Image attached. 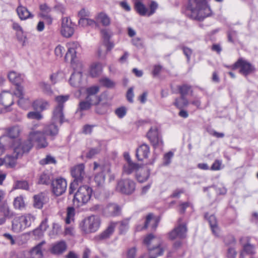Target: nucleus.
Masks as SVG:
<instances>
[{"instance_id": "obj_35", "label": "nucleus", "mask_w": 258, "mask_h": 258, "mask_svg": "<svg viewBox=\"0 0 258 258\" xmlns=\"http://www.w3.org/2000/svg\"><path fill=\"white\" fill-rule=\"evenodd\" d=\"M102 70L101 64L99 62H95L91 66L90 75L93 77H96L101 74Z\"/></svg>"}, {"instance_id": "obj_57", "label": "nucleus", "mask_w": 258, "mask_h": 258, "mask_svg": "<svg viewBox=\"0 0 258 258\" xmlns=\"http://www.w3.org/2000/svg\"><path fill=\"white\" fill-rule=\"evenodd\" d=\"M132 44L138 48H142L143 47V43L141 38L139 37H135L132 40Z\"/></svg>"}, {"instance_id": "obj_5", "label": "nucleus", "mask_w": 258, "mask_h": 258, "mask_svg": "<svg viewBox=\"0 0 258 258\" xmlns=\"http://www.w3.org/2000/svg\"><path fill=\"white\" fill-rule=\"evenodd\" d=\"M35 219V216L31 214L15 217L12 221V230L16 233L22 232L30 227Z\"/></svg>"}, {"instance_id": "obj_58", "label": "nucleus", "mask_w": 258, "mask_h": 258, "mask_svg": "<svg viewBox=\"0 0 258 258\" xmlns=\"http://www.w3.org/2000/svg\"><path fill=\"white\" fill-rule=\"evenodd\" d=\"M64 51L65 50L64 47L60 45H58L55 47L54 52L57 57H61L62 56Z\"/></svg>"}, {"instance_id": "obj_7", "label": "nucleus", "mask_w": 258, "mask_h": 258, "mask_svg": "<svg viewBox=\"0 0 258 258\" xmlns=\"http://www.w3.org/2000/svg\"><path fill=\"white\" fill-rule=\"evenodd\" d=\"M92 194V189L88 185L79 187L74 195V204L77 207L82 206L87 203Z\"/></svg>"}, {"instance_id": "obj_39", "label": "nucleus", "mask_w": 258, "mask_h": 258, "mask_svg": "<svg viewBox=\"0 0 258 258\" xmlns=\"http://www.w3.org/2000/svg\"><path fill=\"white\" fill-rule=\"evenodd\" d=\"M92 105L87 100H82L79 102L77 112H82L90 109Z\"/></svg>"}, {"instance_id": "obj_25", "label": "nucleus", "mask_w": 258, "mask_h": 258, "mask_svg": "<svg viewBox=\"0 0 258 258\" xmlns=\"http://www.w3.org/2000/svg\"><path fill=\"white\" fill-rule=\"evenodd\" d=\"M63 109V108L60 106H57L54 108L53 112V119L55 121H58L60 124H62L66 121Z\"/></svg>"}, {"instance_id": "obj_60", "label": "nucleus", "mask_w": 258, "mask_h": 258, "mask_svg": "<svg viewBox=\"0 0 258 258\" xmlns=\"http://www.w3.org/2000/svg\"><path fill=\"white\" fill-rule=\"evenodd\" d=\"M89 15H90L89 11L85 8L82 9L78 12V16L80 17V19L86 18V17H89Z\"/></svg>"}, {"instance_id": "obj_3", "label": "nucleus", "mask_w": 258, "mask_h": 258, "mask_svg": "<svg viewBox=\"0 0 258 258\" xmlns=\"http://www.w3.org/2000/svg\"><path fill=\"white\" fill-rule=\"evenodd\" d=\"M187 10L190 12L191 18L200 21L211 15V10L206 0H189Z\"/></svg>"}, {"instance_id": "obj_16", "label": "nucleus", "mask_w": 258, "mask_h": 258, "mask_svg": "<svg viewBox=\"0 0 258 258\" xmlns=\"http://www.w3.org/2000/svg\"><path fill=\"white\" fill-rule=\"evenodd\" d=\"M147 137L154 146L163 145V141L158 130H149Z\"/></svg>"}, {"instance_id": "obj_6", "label": "nucleus", "mask_w": 258, "mask_h": 258, "mask_svg": "<svg viewBox=\"0 0 258 258\" xmlns=\"http://www.w3.org/2000/svg\"><path fill=\"white\" fill-rule=\"evenodd\" d=\"M85 166L83 164H80L74 166L71 169V175L74 178L69 188V193L72 194L77 188V186L82 183L86 177L84 170Z\"/></svg>"}, {"instance_id": "obj_59", "label": "nucleus", "mask_w": 258, "mask_h": 258, "mask_svg": "<svg viewBox=\"0 0 258 258\" xmlns=\"http://www.w3.org/2000/svg\"><path fill=\"white\" fill-rule=\"evenodd\" d=\"M157 7L158 4L155 2L152 1L149 6L150 11L148 13V16H150L153 15L155 12Z\"/></svg>"}, {"instance_id": "obj_17", "label": "nucleus", "mask_w": 258, "mask_h": 258, "mask_svg": "<svg viewBox=\"0 0 258 258\" xmlns=\"http://www.w3.org/2000/svg\"><path fill=\"white\" fill-rule=\"evenodd\" d=\"M186 231V226L180 224L169 233V237L171 240L176 238H183L185 236Z\"/></svg>"}, {"instance_id": "obj_9", "label": "nucleus", "mask_w": 258, "mask_h": 258, "mask_svg": "<svg viewBox=\"0 0 258 258\" xmlns=\"http://www.w3.org/2000/svg\"><path fill=\"white\" fill-rule=\"evenodd\" d=\"M129 219H125L118 223H112L107 229L100 235L101 239L108 238L113 233L116 224H119V230L121 233L125 232L128 228Z\"/></svg>"}, {"instance_id": "obj_15", "label": "nucleus", "mask_w": 258, "mask_h": 258, "mask_svg": "<svg viewBox=\"0 0 258 258\" xmlns=\"http://www.w3.org/2000/svg\"><path fill=\"white\" fill-rule=\"evenodd\" d=\"M232 69L240 68L239 72L245 76L251 73L254 70L253 67L248 61L239 58L232 67Z\"/></svg>"}, {"instance_id": "obj_49", "label": "nucleus", "mask_w": 258, "mask_h": 258, "mask_svg": "<svg viewBox=\"0 0 258 258\" xmlns=\"http://www.w3.org/2000/svg\"><path fill=\"white\" fill-rule=\"evenodd\" d=\"M39 16L44 21L45 23L48 25H51L53 21V19L50 14H39Z\"/></svg>"}, {"instance_id": "obj_62", "label": "nucleus", "mask_w": 258, "mask_h": 258, "mask_svg": "<svg viewBox=\"0 0 258 258\" xmlns=\"http://www.w3.org/2000/svg\"><path fill=\"white\" fill-rule=\"evenodd\" d=\"M182 50L184 54L186 56L187 58V61H189L190 60L191 54L192 53L191 49L186 47H183Z\"/></svg>"}, {"instance_id": "obj_28", "label": "nucleus", "mask_w": 258, "mask_h": 258, "mask_svg": "<svg viewBox=\"0 0 258 258\" xmlns=\"http://www.w3.org/2000/svg\"><path fill=\"white\" fill-rule=\"evenodd\" d=\"M106 98L105 94H102L100 96L97 95H87L85 100L92 105L96 106L99 103L101 102L103 99Z\"/></svg>"}, {"instance_id": "obj_11", "label": "nucleus", "mask_w": 258, "mask_h": 258, "mask_svg": "<svg viewBox=\"0 0 258 258\" xmlns=\"http://www.w3.org/2000/svg\"><path fill=\"white\" fill-rule=\"evenodd\" d=\"M94 170L98 168L100 170V172L95 174L94 180L98 186H101L104 183L105 175L110 174L111 172L110 166L107 164L100 166L96 162L94 163Z\"/></svg>"}, {"instance_id": "obj_45", "label": "nucleus", "mask_w": 258, "mask_h": 258, "mask_svg": "<svg viewBox=\"0 0 258 258\" xmlns=\"http://www.w3.org/2000/svg\"><path fill=\"white\" fill-rule=\"evenodd\" d=\"M100 83L107 88H112L114 86V83L108 78L101 79Z\"/></svg>"}, {"instance_id": "obj_43", "label": "nucleus", "mask_w": 258, "mask_h": 258, "mask_svg": "<svg viewBox=\"0 0 258 258\" xmlns=\"http://www.w3.org/2000/svg\"><path fill=\"white\" fill-rule=\"evenodd\" d=\"M99 147L97 148H93L91 149L86 154V157L89 158H92L94 155L99 153L101 149L102 143L99 142H98Z\"/></svg>"}, {"instance_id": "obj_1", "label": "nucleus", "mask_w": 258, "mask_h": 258, "mask_svg": "<svg viewBox=\"0 0 258 258\" xmlns=\"http://www.w3.org/2000/svg\"><path fill=\"white\" fill-rule=\"evenodd\" d=\"M45 133L39 131L31 132L28 140L19 143V144L14 147L12 155H7L3 158L5 165L7 167H14L17 159L21 157L24 153L29 152L34 144H36L38 148H44L47 146L45 134L49 133L51 135L54 136L58 133V130H45Z\"/></svg>"}, {"instance_id": "obj_54", "label": "nucleus", "mask_w": 258, "mask_h": 258, "mask_svg": "<svg viewBox=\"0 0 258 258\" xmlns=\"http://www.w3.org/2000/svg\"><path fill=\"white\" fill-rule=\"evenodd\" d=\"M243 249L247 254H252L254 253V246L249 243L243 245Z\"/></svg>"}, {"instance_id": "obj_14", "label": "nucleus", "mask_w": 258, "mask_h": 258, "mask_svg": "<svg viewBox=\"0 0 258 258\" xmlns=\"http://www.w3.org/2000/svg\"><path fill=\"white\" fill-rule=\"evenodd\" d=\"M51 186L53 193L56 196H59L66 191L67 182L65 179L59 178L52 181Z\"/></svg>"}, {"instance_id": "obj_47", "label": "nucleus", "mask_w": 258, "mask_h": 258, "mask_svg": "<svg viewBox=\"0 0 258 258\" xmlns=\"http://www.w3.org/2000/svg\"><path fill=\"white\" fill-rule=\"evenodd\" d=\"M173 153L171 151H169L164 154L163 164L164 166L168 165L171 163V159L173 157Z\"/></svg>"}, {"instance_id": "obj_53", "label": "nucleus", "mask_w": 258, "mask_h": 258, "mask_svg": "<svg viewBox=\"0 0 258 258\" xmlns=\"http://www.w3.org/2000/svg\"><path fill=\"white\" fill-rule=\"evenodd\" d=\"M39 8L40 10L39 14H48L51 11V8L46 4L40 5Z\"/></svg>"}, {"instance_id": "obj_30", "label": "nucleus", "mask_w": 258, "mask_h": 258, "mask_svg": "<svg viewBox=\"0 0 258 258\" xmlns=\"http://www.w3.org/2000/svg\"><path fill=\"white\" fill-rule=\"evenodd\" d=\"M109 106V103L107 100V98L103 99L101 102L99 103L96 106V112L99 114H104L107 112Z\"/></svg>"}, {"instance_id": "obj_32", "label": "nucleus", "mask_w": 258, "mask_h": 258, "mask_svg": "<svg viewBox=\"0 0 258 258\" xmlns=\"http://www.w3.org/2000/svg\"><path fill=\"white\" fill-rule=\"evenodd\" d=\"M51 176L50 172L45 171L40 175L38 183L42 184H49L51 182Z\"/></svg>"}, {"instance_id": "obj_22", "label": "nucleus", "mask_w": 258, "mask_h": 258, "mask_svg": "<svg viewBox=\"0 0 258 258\" xmlns=\"http://www.w3.org/2000/svg\"><path fill=\"white\" fill-rule=\"evenodd\" d=\"M17 14L21 20H25L28 18H32L33 16L28 10V9L23 6L20 3L16 9Z\"/></svg>"}, {"instance_id": "obj_10", "label": "nucleus", "mask_w": 258, "mask_h": 258, "mask_svg": "<svg viewBox=\"0 0 258 258\" xmlns=\"http://www.w3.org/2000/svg\"><path fill=\"white\" fill-rule=\"evenodd\" d=\"M100 226V219L98 217L91 216L86 219L81 226L82 230L86 233L96 231Z\"/></svg>"}, {"instance_id": "obj_44", "label": "nucleus", "mask_w": 258, "mask_h": 258, "mask_svg": "<svg viewBox=\"0 0 258 258\" xmlns=\"http://www.w3.org/2000/svg\"><path fill=\"white\" fill-rule=\"evenodd\" d=\"M27 117L29 119H36L37 120H39L43 118L42 115L38 111L29 112L27 114Z\"/></svg>"}, {"instance_id": "obj_48", "label": "nucleus", "mask_w": 258, "mask_h": 258, "mask_svg": "<svg viewBox=\"0 0 258 258\" xmlns=\"http://www.w3.org/2000/svg\"><path fill=\"white\" fill-rule=\"evenodd\" d=\"M68 95H60L55 97V100L58 103L57 106H60L63 108V103L69 99Z\"/></svg>"}, {"instance_id": "obj_63", "label": "nucleus", "mask_w": 258, "mask_h": 258, "mask_svg": "<svg viewBox=\"0 0 258 258\" xmlns=\"http://www.w3.org/2000/svg\"><path fill=\"white\" fill-rule=\"evenodd\" d=\"M149 124V122L145 120H139L136 122L138 127H148L147 125Z\"/></svg>"}, {"instance_id": "obj_21", "label": "nucleus", "mask_w": 258, "mask_h": 258, "mask_svg": "<svg viewBox=\"0 0 258 258\" xmlns=\"http://www.w3.org/2000/svg\"><path fill=\"white\" fill-rule=\"evenodd\" d=\"M141 166L138 164L133 162H126L123 167V173L126 174H131L135 172H138Z\"/></svg>"}, {"instance_id": "obj_52", "label": "nucleus", "mask_w": 258, "mask_h": 258, "mask_svg": "<svg viewBox=\"0 0 258 258\" xmlns=\"http://www.w3.org/2000/svg\"><path fill=\"white\" fill-rule=\"evenodd\" d=\"M115 113L119 118H123L126 115V109L125 107L121 106L117 108L115 111Z\"/></svg>"}, {"instance_id": "obj_51", "label": "nucleus", "mask_w": 258, "mask_h": 258, "mask_svg": "<svg viewBox=\"0 0 258 258\" xmlns=\"http://www.w3.org/2000/svg\"><path fill=\"white\" fill-rule=\"evenodd\" d=\"M16 36L19 42L22 43L23 46L25 45L27 40V37L24 35L23 31L22 30L20 32H16Z\"/></svg>"}, {"instance_id": "obj_50", "label": "nucleus", "mask_w": 258, "mask_h": 258, "mask_svg": "<svg viewBox=\"0 0 258 258\" xmlns=\"http://www.w3.org/2000/svg\"><path fill=\"white\" fill-rule=\"evenodd\" d=\"M99 91V88L94 86L89 87L86 90L87 95H96Z\"/></svg>"}, {"instance_id": "obj_2", "label": "nucleus", "mask_w": 258, "mask_h": 258, "mask_svg": "<svg viewBox=\"0 0 258 258\" xmlns=\"http://www.w3.org/2000/svg\"><path fill=\"white\" fill-rule=\"evenodd\" d=\"M68 48L66 54L64 59L66 61L70 60L73 67L74 72L72 74L70 79V84L75 87H79L82 81V63H74V59L76 57V54L81 50L80 44L77 42H71L67 44Z\"/></svg>"}, {"instance_id": "obj_33", "label": "nucleus", "mask_w": 258, "mask_h": 258, "mask_svg": "<svg viewBox=\"0 0 258 258\" xmlns=\"http://www.w3.org/2000/svg\"><path fill=\"white\" fill-rule=\"evenodd\" d=\"M135 8L136 11L141 16H145L147 13L148 9L141 2V0H136Z\"/></svg>"}, {"instance_id": "obj_4", "label": "nucleus", "mask_w": 258, "mask_h": 258, "mask_svg": "<svg viewBox=\"0 0 258 258\" xmlns=\"http://www.w3.org/2000/svg\"><path fill=\"white\" fill-rule=\"evenodd\" d=\"M160 240L153 234H149L144 240L148 247V253H145L139 258H156L163 254L164 249L160 246Z\"/></svg>"}, {"instance_id": "obj_23", "label": "nucleus", "mask_w": 258, "mask_h": 258, "mask_svg": "<svg viewBox=\"0 0 258 258\" xmlns=\"http://www.w3.org/2000/svg\"><path fill=\"white\" fill-rule=\"evenodd\" d=\"M159 222V219L157 217H155L152 214L150 213L147 216L144 226L142 229H146L150 225L152 229H155L158 226Z\"/></svg>"}, {"instance_id": "obj_12", "label": "nucleus", "mask_w": 258, "mask_h": 258, "mask_svg": "<svg viewBox=\"0 0 258 258\" xmlns=\"http://www.w3.org/2000/svg\"><path fill=\"white\" fill-rule=\"evenodd\" d=\"M135 182L130 179L119 180L116 186L118 191L125 195L132 194L135 191Z\"/></svg>"}, {"instance_id": "obj_27", "label": "nucleus", "mask_w": 258, "mask_h": 258, "mask_svg": "<svg viewBox=\"0 0 258 258\" xmlns=\"http://www.w3.org/2000/svg\"><path fill=\"white\" fill-rule=\"evenodd\" d=\"M67 248V245L64 241H61L54 243L51 249V253L54 254H61L64 252Z\"/></svg>"}, {"instance_id": "obj_34", "label": "nucleus", "mask_w": 258, "mask_h": 258, "mask_svg": "<svg viewBox=\"0 0 258 258\" xmlns=\"http://www.w3.org/2000/svg\"><path fill=\"white\" fill-rule=\"evenodd\" d=\"M208 221L210 225L213 233L218 236L219 234V228L217 224V220L214 215H211L208 218Z\"/></svg>"}, {"instance_id": "obj_46", "label": "nucleus", "mask_w": 258, "mask_h": 258, "mask_svg": "<svg viewBox=\"0 0 258 258\" xmlns=\"http://www.w3.org/2000/svg\"><path fill=\"white\" fill-rule=\"evenodd\" d=\"M39 87L42 91L47 94H51L52 90L50 85L45 82H42L39 83Z\"/></svg>"}, {"instance_id": "obj_31", "label": "nucleus", "mask_w": 258, "mask_h": 258, "mask_svg": "<svg viewBox=\"0 0 258 258\" xmlns=\"http://www.w3.org/2000/svg\"><path fill=\"white\" fill-rule=\"evenodd\" d=\"M188 103V101L185 96H180V97L175 98L173 105L177 108L181 109L187 106Z\"/></svg>"}, {"instance_id": "obj_56", "label": "nucleus", "mask_w": 258, "mask_h": 258, "mask_svg": "<svg viewBox=\"0 0 258 258\" xmlns=\"http://www.w3.org/2000/svg\"><path fill=\"white\" fill-rule=\"evenodd\" d=\"M16 188L27 190L29 188L28 182L26 181H19L16 184Z\"/></svg>"}, {"instance_id": "obj_18", "label": "nucleus", "mask_w": 258, "mask_h": 258, "mask_svg": "<svg viewBox=\"0 0 258 258\" xmlns=\"http://www.w3.org/2000/svg\"><path fill=\"white\" fill-rule=\"evenodd\" d=\"M121 211L120 208L115 204H109L103 209V213L106 216H116Z\"/></svg>"}, {"instance_id": "obj_36", "label": "nucleus", "mask_w": 258, "mask_h": 258, "mask_svg": "<svg viewBox=\"0 0 258 258\" xmlns=\"http://www.w3.org/2000/svg\"><path fill=\"white\" fill-rule=\"evenodd\" d=\"M44 196L42 194L35 195L34 197V206L36 208L41 209L44 203Z\"/></svg>"}, {"instance_id": "obj_61", "label": "nucleus", "mask_w": 258, "mask_h": 258, "mask_svg": "<svg viewBox=\"0 0 258 258\" xmlns=\"http://www.w3.org/2000/svg\"><path fill=\"white\" fill-rule=\"evenodd\" d=\"M101 34L103 39V42L109 40L110 35L107 29H102L101 30Z\"/></svg>"}, {"instance_id": "obj_19", "label": "nucleus", "mask_w": 258, "mask_h": 258, "mask_svg": "<svg viewBox=\"0 0 258 258\" xmlns=\"http://www.w3.org/2000/svg\"><path fill=\"white\" fill-rule=\"evenodd\" d=\"M150 154V147L145 144L141 145L136 150V156L138 160L147 159Z\"/></svg>"}, {"instance_id": "obj_8", "label": "nucleus", "mask_w": 258, "mask_h": 258, "mask_svg": "<svg viewBox=\"0 0 258 258\" xmlns=\"http://www.w3.org/2000/svg\"><path fill=\"white\" fill-rule=\"evenodd\" d=\"M8 78L16 86L14 94L19 98L18 103L20 104L21 101L23 100V87L20 84L23 81V77L15 71H11L8 75Z\"/></svg>"}, {"instance_id": "obj_20", "label": "nucleus", "mask_w": 258, "mask_h": 258, "mask_svg": "<svg viewBox=\"0 0 258 258\" xmlns=\"http://www.w3.org/2000/svg\"><path fill=\"white\" fill-rule=\"evenodd\" d=\"M0 103L6 107L13 104V94L9 92L3 91L0 94Z\"/></svg>"}, {"instance_id": "obj_29", "label": "nucleus", "mask_w": 258, "mask_h": 258, "mask_svg": "<svg viewBox=\"0 0 258 258\" xmlns=\"http://www.w3.org/2000/svg\"><path fill=\"white\" fill-rule=\"evenodd\" d=\"M48 106L49 103L42 99H37L34 101L32 104L34 109L40 111L46 109Z\"/></svg>"}, {"instance_id": "obj_40", "label": "nucleus", "mask_w": 258, "mask_h": 258, "mask_svg": "<svg viewBox=\"0 0 258 258\" xmlns=\"http://www.w3.org/2000/svg\"><path fill=\"white\" fill-rule=\"evenodd\" d=\"M177 88L179 90V92L181 96H185L189 91H192L191 90V86L187 84H183L180 86H178Z\"/></svg>"}, {"instance_id": "obj_13", "label": "nucleus", "mask_w": 258, "mask_h": 258, "mask_svg": "<svg viewBox=\"0 0 258 258\" xmlns=\"http://www.w3.org/2000/svg\"><path fill=\"white\" fill-rule=\"evenodd\" d=\"M74 26L75 24L72 22L70 18H62L60 30L61 35L67 38L71 37L74 33Z\"/></svg>"}, {"instance_id": "obj_42", "label": "nucleus", "mask_w": 258, "mask_h": 258, "mask_svg": "<svg viewBox=\"0 0 258 258\" xmlns=\"http://www.w3.org/2000/svg\"><path fill=\"white\" fill-rule=\"evenodd\" d=\"M75 215V209L73 207H69L67 209V216L66 219V223L68 224L71 223L74 220Z\"/></svg>"}, {"instance_id": "obj_38", "label": "nucleus", "mask_w": 258, "mask_h": 258, "mask_svg": "<svg viewBox=\"0 0 258 258\" xmlns=\"http://www.w3.org/2000/svg\"><path fill=\"white\" fill-rule=\"evenodd\" d=\"M13 205L15 209L22 210L25 206V202L22 197H17L14 201Z\"/></svg>"}, {"instance_id": "obj_64", "label": "nucleus", "mask_w": 258, "mask_h": 258, "mask_svg": "<svg viewBox=\"0 0 258 258\" xmlns=\"http://www.w3.org/2000/svg\"><path fill=\"white\" fill-rule=\"evenodd\" d=\"M237 254L236 250L233 248H229L227 256L228 258H235Z\"/></svg>"}, {"instance_id": "obj_55", "label": "nucleus", "mask_w": 258, "mask_h": 258, "mask_svg": "<svg viewBox=\"0 0 258 258\" xmlns=\"http://www.w3.org/2000/svg\"><path fill=\"white\" fill-rule=\"evenodd\" d=\"M222 162L220 160H216L210 168V170L213 171L220 170L222 168Z\"/></svg>"}, {"instance_id": "obj_26", "label": "nucleus", "mask_w": 258, "mask_h": 258, "mask_svg": "<svg viewBox=\"0 0 258 258\" xmlns=\"http://www.w3.org/2000/svg\"><path fill=\"white\" fill-rule=\"evenodd\" d=\"M150 175V171L147 168L141 167L136 174L137 179L140 182L146 181Z\"/></svg>"}, {"instance_id": "obj_24", "label": "nucleus", "mask_w": 258, "mask_h": 258, "mask_svg": "<svg viewBox=\"0 0 258 258\" xmlns=\"http://www.w3.org/2000/svg\"><path fill=\"white\" fill-rule=\"evenodd\" d=\"M96 21L100 23L103 26H108L111 23L110 18L104 12H100L96 14L95 17Z\"/></svg>"}, {"instance_id": "obj_41", "label": "nucleus", "mask_w": 258, "mask_h": 258, "mask_svg": "<svg viewBox=\"0 0 258 258\" xmlns=\"http://www.w3.org/2000/svg\"><path fill=\"white\" fill-rule=\"evenodd\" d=\"M56 161L55 158L50 155H47L45 158L41 159L39 161L40 164L44 165L46 164H55Z\"/></svg>"}, {"instance_id": "obj_37", "label": "nucleus", "mask_w": 258, "mask_h": 258, "mask_svg": "<svg viewBox=\"0 0 258 258\" xmlns=\"http://www.w3.org/2000/svg\"><path fill=\"white\" fill-rule=\"evenodd\" d=\"M0 212L5 217L10 218L13 216V213L10 210V208L6 203H3L0 206Z\"/></svg>"}]
</instances>
